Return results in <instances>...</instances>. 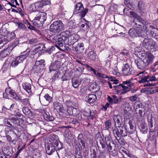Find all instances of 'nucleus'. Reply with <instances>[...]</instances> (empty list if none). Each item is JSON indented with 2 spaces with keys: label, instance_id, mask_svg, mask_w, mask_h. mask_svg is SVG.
Segmentation results:
<instances>
[{
  "label": "nucleus",
  "instance_id": "1",
  "mask_svg": "<svg viewBox=\"0 0 158 158\" xmlns=\"http://www.w3.org/2000/svg\"><path fill=\"white\" fill-rule=\"evenodd\" d=\"M47 19V14L44 12H40L36 15V17L32 21L34 25L37 27L42 26L43 23Z\"/></svg>",
  "mask_w": 158,
  "mask_h": 158
},
{
  "label": "nucleus",
  "instance_id": "2",
  "mask_svg": "<svg viewBox=\"0 0 158 158\" xmlns=\"http://www.w3.org/2000/svg\"><path fill=\"white\" fill-rule=\"evenodd\" d=\"M113 133L116 139L118 140L121 137H125L127 135V131L126 127L124 126H118V128L116 127L113 129Z\"/></svg>",
  "mask_w": 158,
  "mask_h": 158
},
{
  "label": "nucleus",
  "instance_id": "3",
  "mask_svg": "<svg viewBox=\"0 0 158 158\" xmlns=\"http://www.w3.org/2000/svg\"><path fill=\"white\" fill-rule=\"evenodd\" d=\"M143 46L148 50L154 52L156 50L157 46L155 41L150 38L143 40L142 43Z\"/></svg>",
  "mask_w": 158,
  "mask_h": 158
},
{
  "label": "nucleus",
  "instance_id": "4",
  "mask_svg": "<svg viewBox=\"0 0 158 158\" xmlns=\"http://www.w3.org/2000/svg\"><path fill=\"white\" fill-rule=\"evenodd\" d=\"M64 25L60 20L54 22L50 26V31L55 33H59L64 29Z\"/></svg>",
  "mask_w": 158,
  "mask_h": 158
},
{
  "label": "nucleus",
  "instance_id": "5",
  "mask_svg": "<svg viewBox=\"0 0 158 158\" xmlns=\"http://www.w3.org/2000/svg\"><path fill=\"white\" fill-rule=\"evenodd\" d=\"M138 75L139 76V80L138 81V82L139 83H143L146 82H147V84H145L144 86H150L152 85V84L148 83V80L150 78V76L147 73V72L145 71L139 73Z\"/></svg>",
  "mask_w": 158,
  "mask_h": 158
},
{
  "label": "nucleus",
  "instance_id": "6",
  "mask_svg": "<svg viewBox=\"0 0 158 158\" xmlns=\"http://www.w3.org/2000/svg\"><path fill=\"white\" fill-rule=\"evenodd\" d=\"M150 27L152 29H153L154 27L152 26L148 25L147 26H145V28H146V30L143 31L142 30H139V32L138 33V37H141L142 38L140 40L141 41L143 42V39H148V38H149L148 36V34L149 33V30L148 29V28Z\"/></svg>",
  "mask_w": 158,
  "mask_h": 158
},
{
  "label": "nucleus",
  "instance_id": "7",
  "mask_svg": "<svg viewBox=\"0 0 158 158\" xmlns=\"http://www.w3.org/2000/svg\"><path fill=\"white\" fill-rule=\"evenodd\" d=\"M15 34L14 33H8L6 38H4L0 39V49L2 48L5 44L11 39L14 38Z\"/></svg>",
  "mask_w": 158,
  "mask_h": 158
},
{
  "label": "nucleus",
  "instance_id": "8",
  "mask_svg": "<svg viewBox=\"0 0 158 158\" xmlns=\"http://www.w3.org/2000/svg\"><path fill=\"white\" fill-rule=\"evenodd\" d=\"M141 58L147 66L153 62L154 56L151 53L148 52L143 55Z\"/></svg>",
  "mask_w": 158,
  "mask_h": 158
},
{
  "label": "nucleus",
  "instance_id": "9",
  "mask_svg": "<svg viewBox=\"0 0 158 158\" xmlns=\"http://www.w3.org/2000/svg\"><path fill=\"white\" fill-rule=\"evenodd\" d=\"M145 23V21L140 16H138L134 18L133 25L135 27L141 28L142 27H144V25Z\"/></svg>",
  "mask_w": 158,
  "mask_h": 158
},
{
  "label": "nucleus",
  "instance_id": "10",
  "mask_svg": "<svg viewBox=\"0 0 158 158\" xmlns=\"http://www.w3.org/2000/svg\"><path fill=\"white\" fill-rule=\"evenodd\" d=\"M79 39V37L77 35L73 34L69 36L67 42H65V44L68 45H72L74 43L77 42Z\"/></svg>",
  "mask_w": 158,
  "mask_h": 158
},
{
  "label": "nucleus",
  "instance_id": "11",
  "mask_svg": "<svg viewBox=\"0 0 158 158\" xmlns=\"http://www.w3.org/2000/svg\"><path fill=\"white\" fill-rule=\"evenodd\" d=\"M132 70L131 67L127 63L124 64L123 68V74L125 76H129L132 74Z\"/></svg>",
  "mask_w": 158,
  "mask_h": 158
},
{
  "label": "nucleus",
  "instance_id": "12",
  "mask_svg": "<svg viewBox=\"0 0 158 158\" xmlns=\"http://www.w3.org/2000/svg\"><path fill=\"white\" fill-rule=\"evenodd\" d=\"M6 92L8 93V95L10 94V96L16 101L18 100H20V98L17 95L16 93L13 90H12L10 87L6 88Z\"/></svg>",
  "mask_w": 158,
  "mask_h": 158
},
{
  "label": "nucleus",
  "instance_id": "13",
  "mask_svg": "<svg viewBox=\"0 0 158 158\" xmlns=\"http://www.w3.org/2000/svg\"><path fill=\"white\" fill-rule=\"evenodd\" d=\"M63 40H60V38L58 36H56L53 38V42L55 43V46L60 49L61 48H63Z\"/></svg>",
  "mask_w": 158,
  "mask_h": 158
},
{
  "label": "nucleus",
  "instance_id": "14",
  "mask_svg": "<svg viewBox=\"0 0 158 158\" xmlns=\"http://www.w3.org/2000/svg\"><path fill=\"white\" fill-rule=\"evenodd\" d=\"M53 106L54 109L57 112H63L64 110V109L63 105L61 103L58 102L56 101L54 102Z\"/></svg>",
  "mask_w": 158,
  "mask_h": 158
},
{
  "label": "nucleus",
  "instance_id": "15",
  "mask_svg": "<svg viewBox=\"0 0 158 158\" xmlns=\"http://www.w3.org/2000/svg\"><path fill=\"white\" fill-rule=\"evenodd\" d=\"M41 4L40 1L36 2L31 4V8L33 12L38 11L43 8Z\"/></svg>",
  "mask_w": 158,
  "mask_h": 158
},
{
  "label": "nucleus",
  "instance_id": "16",
  "mask_svg": "<svg viewBox=\"0 0 158 158\" xmlns=\"http://www.w3.org/2000/svg\"><path fill=\"white\" fill-rule=\"evenodd\" d=\"M96 96L93 94H90L86 96L85 98V101L91 104L95 102L97 100Z\"/></svg>",
  "mask_w": 158,
  "mask_h": 158
},
{
  "label": "nucleus",
  "instance_id": "17",
  "mask_svg": "<svg viewBox=\"0 0 158 158\" xmlns=\"http://www.w3.org/2000/svg\"><path fill=\"white\" fill-rule=\"evenodd\" d=\"M135 62L139 69H144L147 66L145 63L142 60V58L135 59Z\"/></svg>",
  "mask_w": 158,
  "mask_h": 158
},
{
  "label": "nucleus",
  "instance_id": "18",
  "mask_svg": "<svg viewBox=\"0 0 158 158\" xmlns=\"http://www.w3.org/2000/svg\"><path fill=\"white\" fill-rule=\"evenodd\" d=\"M69 33V31H66L62 32L60 35H57L56 36H58V37L60 38V40H62L64 42L65 44V42H67V40H68Z\"/></svg>",
  "mask_w": 158,
  "mask_h": 158
},
{
  "label": "nucleus",
  "instance_id": "19",
  "mask_svg": "<svg viewBox=\"0 0 158 158\" xmlns=\"http://www.w3.org/2000/svg\"><path fill=\"white\" fill-rule=\"evenodd\" d=\"M58 61H56L51 64V65L49 66V70L50 72L52 71H56L58 70V69L60 68V65L58 63Z\"/></svg>",
  "mask_w": 158,
  "mask_h": 158
},
{
  "label": "nucleus",
  "instance_id": "20",
  "mask_svg": "<svg viewBox=\"0 0 158 158\" xmlns=\"http://www.w3.org/2000/svg\"><path fill=\"white\" fill-rule=\"evenodd\" d=\"M45 150L47 153L48 155H51L55 152V148L54 146H52V144L49 143L47 144L45 147Z\"/></svg>",
  "mask_w": 158,
  "mask_h": 158
},
{
  "label": "nucleus",
  "instance_id": "21",
  "mask_svg": "<svg viewBox=\"0 0 158 158\" xmlns=\"http://www.w3.org/2000/svg\"><path fill=\"white\" fill-rule=\"evenodd\" d=\"M139 32V30L132 28L130 29L128 33L131 37L134 38L138 36Z\"/></svg>",
  "mask_w": 158,
  "mask_h": 158
},
{
  "label": "nucleus",
  "instance_id": "22",
  "mask_svg": "<svg viewBox=\"0 0 158 158\" xmlns=\"http://www.w3.org/2000/svg\"><path fill=\"white\" fill-rule=\"evenodd\" d=\"M84 49V44L83 43L78 44L76 47H74L73 48V50L78 54L83 52Z\"/></svg>",
  "mask_w": 158,
  "mask_h": 158
},
{
  "label": "nucleus",
  "instance_id": "23",
  "mask_svg": "<svg viewBox=\"0 0 158 158\" xmlns=\"http://www.w3.org/2000/svg\"><path fill=\"white\" fill-rule=\"evenodd\" d=\"M88 59L91 61H94L98 57L94 51L89 52L87 54Z\"/></svg>",
  "mask_w": 158,
  "mask_h": 158
},
{
  "label": "nucleus",
  "instance_id": "24",
  "mask_svg": "<svg viewBox=\"0 0 158 158\" xmlns=\"http://www.w3.org/2000/svg\"><path fill=\"white\" fill-rule=\"evenodd\" d=\"M2 151L6 156H12L13 152V151L12 149H10L9 148H6L4 147V149L3 148H2Z\"/></svg>",
  "mask_w": 158,
  "mask_h": 158
},
{
  "label": "nucleus",
  "instance_id": "25",
  "mask_svg": "<svg viewBox=\"0 0 158 158\" xmlns=\"http://www.w3.org/2000/svg\"><path fill=\"white\" fill-rule=\"evenodd\" d=\"M10 52L11 51L9 50L8 48L0 52V60H2L3 58L6 57L10 54Z\"/></svg>",
  "mask_w": 158,
  "mask_h": 158
},
{
  "label": "nucleus",
  "instance_id": "26",
  "mask_svg": "<svg viewBox=\"0 0 158 158\" xmlns=\"http://www.w3.org/2000/svg\"><path fill=\"white\" fill-rule=\"evenodd\" d=\"M23 87L29 94L31 93V85L29 83H24L22 84Z\"/></svg>",
  "mask_w": 158,
  "mask_h": 158
},
{
  "label": "nucleus",
  "instance_id": "27",
  "mask_svg": "<svg viewBox=\"0 0 158 158\" xmlns=\"http://www.w3.org/2000/svg\"><path fill=\"white\" fill-rule=\"evenodd\" d=\"M122 88V84H121L113 86V88L115 90V92L117 94H123V88Z\"/></svg>",
  "mask_w": 158,
  "mask_h": 158
},
{
  "label": "nucleus",
  "instance_id": "28",
  "mask_svg": "<svg viewBox=\"0 0 158 158\" xmlns=\"http://www.w3.org/2000/svg\"><path fill=\"white\" fill-rule=\"evenodd\" d=\"M90 156L91 158H97V149L95 146H93L90 148Z\"/></svg>",
  "mask_w": 158,
  "mask_h": 158
},
{
  "label": "nucleus",
  "instance_id": "29",
  "mask_svg": "<svg viewBox=\"0 0 158 158\" xmlns=\"http://www.w3.org/2000/svg\"><path fill=\"white\" fill-rule=\"evenodd\" d=\"M29 55V52H27L26 54L20 55L16 58L19 63L23 62L25 59Z\"/></svg>",
  "mask_w": 158,
  "mask_h": 158
},
{
  "label": "nucleus",
  "instance_id": "30",
  "mask_svg": "<svg viewBox=\"0 0 158 158\" xmlns=\"http://www.w3.org/2000/svg\"><path fill=\"white\" fill-rule=\"evenodd\" d=\"M44 119L48 121H52L54 120V118L52 115H50L49 113L45 111L43 114Z\"/></svg>",
  "mask_w": 158,
  "mask_h": 158
},
{
  "label": "nucleus",
  "instance_id": "31",
  "mask_svg": "<svg viewBox=\"0 0 158 158\" xmlns=\"http://www.w3.org/2000/svg\"><path fill=\"white\" fill-rule=\"evenodd\" d=\"M84 8L81 2L77 3L75 6V11L74 13L75 14L79 13L78 11L82 10Z\"/></svg>",
  "mask_w": 158,
  "mask_h": 158
},
{
  "label": "nucleus",
  "instance_id": "32",
  "mask_svg": "<svg viewBox=\"0 0 158 158\" xmlns=\"http://www.w3.org/2000/svg\"><path fill=\"white\" fill-rule=\"evenodd\" d=\"M79 145L81 148V150H86L88 148L89 146L87 144H86L85 142L82 139H80V143Z\"/></svg>",
  "mask_w": 158,
  "mask_h": 158
},
{
  "label": "nucleus",
  "instance_id": "33",
  "mask_svg": "<svg viewBox=\"0 0 158 158\" xmlns=\"http://www.w3.org/2000/svg\"><path fill=\"white\" fill-rule=\"evenodd\" d=\"M72 85L75 88H78L81 83V81L79 80L73 79L72 80Z\"/></svg>",
  "mask_w": 158,
  "mask_h": 158
},
{
  "label": "nucleus",
  "instance_id": "34",
  "mask_svg": "<svg viewBox=\"0 0 158 158\" xmlns=\"http://www.w3.org/2000/svg\"><path fill=\"white\" fill-rule=\"evenodd\" d=\"M140 131L143 133H146L147 131V124L145 123H142L139 126Z\"/></svg>",
  "mask_w": 158,
  "mask_h": 158
},
{
  "label": "nucleus",
  "instance_id": "35",
  "mask_svg": "<svg viewBox=\"0 0 158 158\" xmlns=\"http://www.w3.org/2000/svg\"><path fill=\"white\" fill-rule=\"evenodd\" d=\"M114 120L115 123V124H117L118 126H121V118L119 116L115 115L114 117Z\"/></svg>",
  "mask_w": 158,
  "mask_h": 158
},
{
  "label": "nucleus",
  "instance_id": "36",
  "mask_svg": "<svg viewBox=\"0 0 158 158\" xmlns=\"http://www.w3.org/2000/svg\"><path fill=\"white\" fill-rule=\"evenodd\" d=\"M87 111L89 112L88 114H86V116L87 117L90 116L92 118H93L94 117L96 116V115L97 113V111L95 110H90L89 109L87 110Z\"/></svg>",
  "mask_w": 158,
  "mask_h": 158
},
{
  "label": "nucleus",
  "instance_id": "37",
  "mask_svg": "<svg viewBox=\"0 0 158 158\" xmlns=\"http://www.w3.org/2000/svg\"><path fill=\"white\" fill-rule=\"evenodd\" d=\"M22 111L24 114L26 115L30 116L32 114L31 111L27 107H23L22 109Z\"/></svg>",
  "mask_w": 158,
  "mask_h": 158
},
{
  "label": "nucleus",
  "instance_id": "38",
  "mask_svg": "<svg viewBox=\"0 0 158 158\" xmlns=\"http://www.w3.org/2000/svg\"><path fill=\"white\" fill-rule=\"evenodd\" d=\"M44 63L45 60H36L35 64L43 69L45 66Z\"/></svg>",
  "mask_w": 158,
  "mask_h": 158
},
{
  "label": "nucleus",
  "instance_id": "39",
  "mask_svg": "<svg viewBox=\"0 0 158 158\" xmlns=\"http://www.w3.org/2000/svg\"><path fill=\"white\" fill-rule=\"evenodd\" d=\"M43 69L40 67L38 65H36L35 64V65L33 66L32 68V70L34 72L36 73H40L41 72V70H42Z\"/></svg>",
  "mask_w": 158,
  "mask_h": 158
},
{
  "label": "nucleus",
  "instance_id": "40",
  "mask_svg": "<svg viewBox=\"0 0 158 158\" xmlns=\"http://www.w3.org/2000/svg\"><path fill=\"white\" fill-rule=\"evenodd\" d=\"M18 100L20 101V102L24 106H30V101L27 98L22 99L20 98V100Z\"/></svg>",
  "mask_w": 158,
  "mask_h": 158
},
{
  "label": "nucleus",
  "instance_id": "41",
  "mask_svg": "<svg viewBox=\"0 0 158 158\" xmlns=\"http://www.w3.org/2000/svg\"><path fill=\"white\" fill-rule=\"evenodd\" d=\"M81 21L83 22L85 24V30H88L91 26V24L90 22L89 21H87L85 19H82Z\"/></svg>",
  "mask_w": 158,
  "mask_h": 158
},
{
  "label": "nucleus",
  "instance_id": "42",
  "mask_svg": "<svg viewBox=\"0 0 158 158\" xmlns=\"http://www.w3.org/2000/svg\"><path fill=\"white\" fill-rule=\"evenodd\" d=\"M76 110V109L73 107H69L67 110L68 114L69 115H73L74 113V112Z\"/></svg>",
  "mask_w": 158,
  "mask_h": 158
},
{
  "label": "nucleus",
  "instance_id": "43",
  "mask_svg": "<svg viewBox=\"0 0 158 158\" xmlns=\"http://www.w3.org/2000/svg\"><path fill=\"white\" fill-rule=\"evenodd\" d=\"M105 140L106 144H109V143H112V144H114V142L110 135H107L105 137Z\"/></svg>",
  "mask_w": 158,
  "mask_h": 158
},
{
  "label": "nucleus",
  "instance_id": "44",
  "mask_svg": "<svg viewBox=\"0 0 158 158\" xmlns=\"http://www.w3.org/2000/svg\"><path fill=\"white\" fill-rule=\"evenodd\" d=\"M111 121L108 120L105 122V128L106 130H109L111 127Z\"/></svg>",
  "mask_w": 158,
  "mask_h": 158
},
{
  "label": "nucleus",
  "instance_id": "45",
  "mask_svg": "<svg viewBox=\"0 0 158 158\" xmlns=\"http://www.w3.org/2000/svg\"><path fill=\"white\" fill-rule=\"evenodd\" d=\"M88 9L87 8L85 9L83 11H80V12H79V13H79V16L81 18L84 17L85 16L87 13L88 12Z\"/></svg>",
  "mask_w": 158,
  "mask_h": 158
},
{
  "label": "nucleus",
  "instance_id": "46",
  "mask_svg": "<svg viewBox=\"0 0 158 158\" xmlns=\"http://www.w3.org/2000/svg\"><path fill=\"white\" fill-rule=\"evenodd\" d=\"M132 79L131 78V79L123 81V84L124 85H126L128 87H133L134 85V84L133 83H131V81Z\"/></svg>",
  "mask_w": 158,
  "mask_h": 158
},
{
  "label": "nucleus",
  "instance_id": "47",
  "mask_svg": "<svg viewBox=\"0 0 158 158\" xmlns=\"http://www.w3.org/2000/svg\"><path fill=\"white\" fill-rule=\"evenodd\" d=\"M11 65L10 64V62L8 61H6L4 63L2 68L3 70L6 71L10 68Z\"/></svg>",
  "mask_w": 158,
  "mask_h": 158
},
{
  "label": "nucleus",
  "instance_id": "48",
  "mask_svg": "<svg viewBox=\"0 0 158 158\" xmlns=\"http://www.w3.org/2000/svg\"><path fill=\"white\" fill-rule=\"evenodd\" d=\"M18 40L16 41L15 42L8 46V48L11 52L19 44Z\"/></svg>",
  "mask_w": 158,
  "mask_h": 158
},
{
  "label": "nucleus",
  "instance_id": "49",
  "mask_svg": "<svg viewBox=\"0 0 158 158\" xmlns=\"http://www.w3.org/2000/svg\"><path fill=\"white\" fill-rule=\"evenodd\" d=\"M14 124L18 125L19 124V120L17 117H12L10 119Z\"/></svg>",
  "mask_w": 158,
  "mask_h": 158
},
{
  "label": "nucleus",
  "instance_id": "50",
  "mask_svg": "<svg viewBox=\"0 0 158 158\" xmlns=\"http://www.w3.org/2000/svg\"><path fill=\"white\" fill-rule=\"evenodd\" d=\"M17 24L19 28L23 30L27 29L26 26L24 23L19 22L17 23Z\"/></svg>",
  "mask_w": 158,
  "mask_h": 158
},
{
  "label": "nucleus",
  "instance_id": "51",
  "mask_svg": "<svg viewBox=\"0 0 158 158\" xmlns=\"http://www.w3.org/2000/svg\"><path fill=\"white\" fill-rule=\"evenodd\" d=\"M40 2L42 7L44 6L49 5L51 3L50 0H42Z\"/></svg>",
  "mask_w": 158,
  "mask_h": 158
},
{
  "label": "nucleus",
  "instance_id": "52",
  "mask_svg": "<svg viewBox=\"0 0 158 158\" xmlns=\"http://www.w3.org/2000/svg\"><path fill=\"white\" fill-rule=\"evenodd\" d=\"M129 124L130 125V128L131 130V131H129L128 132L131 134H132L135 132V128L134 125L132 124V123L131 122H129Z\"/></svg>",
  "mask_w": 158,
  "mask_h": 158
},
{
  "label": "nucleus",
  "instance_id": "53",
  "mask_svg": "<svg viewBox=\"0 0 158 158\" xmlns=\"http://www.w3.org/2000/svg\"><path fill=\"white\" fill-rule=\"evenodd\" d=\"M122 88H123V94L126 93L127 92L130 90V88H129L128 86L127 87L125 86L122 84Z\"/></svg>",
  "mask_w": 158,
  "mask_h": 158
},
{
  "label": "nucleus",
  "instance_id": "54",
  "mask_svg": "<svg viewBox=\"0 0 158 158\" xmlns=\"http://www.w3.org/2000/svg\"><path fill=\"white\" fill-rule=\"evenodd\" d=\"M144 4L141 1H139L138 3V8L139 10H143L144 8Z\"/></svg>",
  "mask_w": 158,
  "mask_h": 158
},
{
  "label": "nucleus",
  "instance_id": "55",
  "mask_svg": "<svg viewBox=\"0 0 158 158\" xmlns=\"http://www.w3.org/2000/svg\"><path fill=\"white\" fill-rule=\"evenodd\" d=\"M4 124L6 125V126L12 128L13 127V126L11 125L10 123L8 121L7 119L5 118L4 119Z\"/></svg>",
  "mask_w": 158,
  "mask_h": 158
},
{
  "label": "nucleus",
  "instance_id": "56",
  "mask_svg": "<svg viewBox=\"0 0 158 158\" xmlns=\"http://www.w3.org/2000/svg\"><path fill=\"white\" fill-rule=\"evenodd\" d=\"M44 98L47 101H48V103H50L52 101V98L48 94H46L44 96Z\"/></svg>",
  "mask_w": 158,
  "mask_h": 158
},
{
  "label": "nucleus",
  "instance_id": "57",
  "mask_svg": "<svg viewBox=\"0 0 158 158\" xmlns=\"http://www.w3.org/2000/svg\"><path fill=\"white\" fill-rule=\"evenodd\" d=\"M142 105L139 102H136L134 104V108L135 107V111H136V109L140 108L141 106H142Z\"/></svg>",
  "mask_w": 158,
  "mask_h": 158
},
{
  "label": "nucleus",
  "instance_id": "58",
  "mask_svg": "<svg viewBox=\"0 0 158 158\" xmlns=\"http://www.w3.org/2000/svg\"><path fill=\"white\" fill-rule=\"evenodd\" d=\"M59 141L57 140H53L52 142H51L50 144H52V146H54L55 148L56 147H57L59 145Z\"/></svg>",
  "mask_w": 158,
  "mask_h": 158
},
{
  "label": "nucleus",
  "instance_id": "59",
  "mask_svg": "<svg viewBox=\"0 0 158 158\" xmlns=\"http://www.w3.org/2000/svg\"><path fill=\"white\" fill-rule=\"evenodd\" d=\"M19 63V61H18L16 58L15 60H14L12 61L10 65L13 67H15L17 66Z\"/></svg>",
  "mask_w": 158,
  "mask_h": 158
},
{
  "label": "nucleus",
  "instance_id": "60",
  "mask_svg": "<svg viewBox=\"0 0 158 158\" xmlns=\"http://www.w3.org/2000/svg\"><path fill=\"white\" fill-rule=\"evenodd\" d=\"M138 98V95L135 94L134 95L129 97V100L132 102L136 101Z\"/></svg>",
  "mask_w": 158,
  "mask_h": 158
},
{
  "label": "nucleus",
  "instance_id": "61",
  "mask_svg": "<svg viewBox=\"0 0 158 158\" xmlns=\"http://www.w3.org/2000/svg\"><path fill=\"white\" fill-rule=\"evenodd\" d=\"M113 103L118 104V103L119 100L115 95H113Z\"/></svg>",
  "mask_w": 158,
  "mask_h": 158
},
{
  "label": "nucleus",
  "instance_id": "62",
  "mask_svg": "<svg viewBox=\"0 0 158 158\" xmlns=\"http://www.w3.org/2000/svg\"><path fill=\"white\" fill-rule=\"evenodd\" d=\"M75 158H82L81 153L80 151L78 150L75 152Z\"/></svg>",
  "mask_w": 158,
  "mask_h": 158
},
{
  "label": "nucleus",
  "instance_id": "63",
  "mask_svg": "<svg viewBox=\"0 0 158 158\" xmlns=\"http://www.w3.org/2000/svg\"><path fill=\"white\" fill-rule=\"evenodd\" d=\"M97 75L98 76V77H102L103 78H109V76H107L106 75L103 74H102L100 73L97 72Z\"/></svg>",
  "mask_w": 158,
  "mask_h": 158
},
{
  "label": "nucleus",
  "instance_id": "64",
  "mask_svg": "<svg viewBox=\"0 0 158 158\" xmlns=\"http://www.w3.org/2000/svg\"><path fill=\"white\" fill-rule=\"evenodd\" d=\"M38 42L37 40L36 39H33L30 40L29 41V44H31L33 45L37 43Z\"/></svg>",
  "mask_w": 158,
  "mask_h": 158
}]
</instances>
